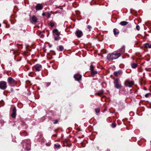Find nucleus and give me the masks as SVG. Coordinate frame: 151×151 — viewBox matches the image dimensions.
I'll use <instances>...</instances> for the list:
<instances>
[{"label":"nucleus","instance_id":"f257e3e1","mask_svg":"<svg viewBox=\"0 0 151 151\" xmlns=\"http://www.w3.org/2000/svg\"><path fill=\"white\" fill-rule=\"evenodd\" d=\"M119 57L120 54L116 53H112L108 54L107 58L108 60H111L117 59Z\"/></svg>","mask_w":151,"mask_h":151},{"label":"nucleus","instance_id":"f03ea898","mask_svg":"<svg viewBox=\"0 0 151 151\" xmlns=\"http://www.w3.org/2000/svg\"><path fill=\"white\" fill-rule=\"evenodd\" d=\"M133 30V28L131 24H128L126 28L124 29L123 31L124 33H130Z\"/></svg>","mask_w":151,"mask_h":151},{"label":"nucleus","instance_id":"7ed1b4c3","mask_svg":"<svg viewBox=\"0 0 151 151\" xmlns=\"http://www.w3.org/2000/svg\"><path fill=\"white\" fill-rule=\"evenodd\" d=\"M114 87L117 89H120L122 86L121 84L119 83V80L118 78L114 79Z\"/></svg>","mask_w":151,"mask_h":151},{"label":"nucleus","instance_id":"20e7f679","mask_svg":"<svg viewBox=\"0 0 151 151\" xmlns=\"http://www.w3.org/2000/svg\"><path fill=\"white\" fill-rule=\"evenodd\" d=\"M7 87V83L4 81H0V88L2 90H5Z\"/></svg>","mask_w":151,"mask_h":151},{"label":"nucleus","instance_id":"39448f33","mask_svg":"<svg viewBox=\"0 0 151 151\" xmlns=\"http://www.w3.org/2000/svg\"><path fill=\"white\" fill-rule=\"evenodd\" d=\"M7 81L9 85L12 84H15L16 82L15 80L11 77H9L7 79Z\"/></svg>","mask_w":151,"mask_h":151},{"label":"nucleus","instance_id":"423d86ee","mask_svg":"<svg viewBox=\"0 0 151 151\" xmlns=\"http://www.w3.org/2000/svg\"><path fill=\"white\" fill-rule=\"evenodd\" d=\"M133 84L134 82L133 81H130L129 80H127L124 83L125 86L130 88L132 87Z\"/></svg>","mask_w":151,"mask_h":151},{"label":"nucleus","instance_id":"0eeeda50","mask_svg":"<svg viewBox=\"0 0 151 151\" xmlns=\"http://www.w3.org/2000/svg\"><path fill=\"white\" fill-rule=\"evenodd\" d=\"M75 34L76 36L78 38L81 37L83 35V32L79 30H77L76 31Z\"/></svg>","mask_w":151,"mask_h":151},{"label":"nucleus","instance_id":"6e6552de","mask_svg":"<svg viewBox=\"0 0 151 151\" xmlns=\"http://www.w3.org/2000/svg\"><path fill=\"white\" fill-rule=\"evenodd\" d=\"M122 73L123 72L122 70H119L117 71H114L113 73V74L116 77H117L122 75Z\"/></svg>","mask_w":151,"mask_h":151},{"label":"nucleus","instance_id":"1a4fd4ad","mask_svg":"<svg viewBox=\"0 0 151 151\" xmlns=\"http://www.w3.org/2000/svg\"><path fill=\"white\" fill-rule=\"evenodd\" d=\"M17 110L15 107H14L13 109L12 113L11 115V116L13 118H15L16 116Z\"/></svg>","mask_w":151,"mask_h":151},{"label":"nucleus","instance_id":"9d476101","mask_svg":"<svg viewBox=\"0 0 151 151\" xmlns=\"http://www.w3.org/2000/svg\"><path fill=\"white\" fill-rule=\"evenodd\" d=\"M30 22L33 24H35L37 22V19L35 16H33L30 18Z\"/></svg>","mask_w":151,"mask_h":151},{"label":"nucleus","instance_id":"9b49d317","mask_svg":"<svg viewBox=\"0 0 151 151\" xmlns=\"http://www.w3.org/2000/svg\"><path fill=\"white\" fill-rule=\"evenodd\" d=\"M81 77L82 76L78 74H75L74 76V78L75 80L78 81L81 80Z\"/></svg>","mask_w":151,"mask_h":151},{"label":"nucleus","instance_id":"f8f14e48","mask_svg":"<svg viewBox=\"0 0 151 151\" xmlns=\"http://www.w3.org/2000/svg\"><path fill=\"white\" fill-rule=\"evenodd\" d=\"M125 50V46H123L120 49L118 50L117 51L119 52L117 53L120 54V56L124 52Z\"/></svg>","mask_w":151,"mask_h":151},{"label":"nucleus","instance_id":"ddd939ff","mask_svg":"<svg viewBox=\"0 0 151 151\" xmlns=\"http://www.w3.org/2000/svg\"><path fill=\"white\" fill-rule=\"evenodd\" d=\"M35 67L36 71H40L42 68V66L40 65L37 64L35 66Z\"/></svg>","mask_w":151,"mask_h":151},{"label":"nucleus","instance_id":"4468645a","mask_svg":"<svg viewBox=\"0 0 151 151\" xmlns=\"http://www.w3.org/2000/svg\"><path fill=\"white\" fill-rule=\"evenodd\" d=\"M35 8L37 10H42L43 7L41 4H38L35 6Z\"/></svg>","mask_w":151,"mask_h":151},{"label":"nucleus","instance_id":"2eb2a0df","mask_svg":"<svg viewBox=\"0 0 151 151\" xmlns=\"http://www.w3.org/2000/svg\"><path fill=\"white\" fill-rule=\"evenodd\" d=\"M52 32L55 33V34L57 36H59L60 35V33L59 32L58 30L55 29L52 31Z\"/></svg>","mask_w":151,"mask_h":151},{"label":"nucleus","instance_id":"dca6fc26","mask_svg":"<svg viewBox=\"0 0 151 151\" xmlns=\"http://www.w3.org/2000/svg\"><path fill=\"white\" fill-rule=\"evenodd\" d=\"M113 32L114 35H118L119 33V31L116 28H114L113 29Z\"/></svg>","mask_w":151,"mask_h":151},{"label":"nucleus","instance_id":"f3484780","mask_svg":"<svg viewBox=\"0 0 151 151\" xmlns=\"http://www.w3.org/2000/svg\"><path fill=\"white\" fill-rule=\"evenodd\" d=\"M144 46L146 48H151V44L149 45V44L148 43H145L144 45Z\"/></svg>","mask_w":151,"mask_h":151},{"label":"nucleus","instance_id":"a211bd4d","mask_svg":"<svg viewBox=\"0 0 151 151\" xmlns=\"http://www.w3.org/2000/svg\"><path fill=\"white\" fill-rule=\"evenodd\" d=\"M128 23V22L124 21H122L119 24L122 26H125L127 25Z\"/></svg>","mask_w":151,"mask_h":151},{"label":"nucleus","instance_id":"6ab92c4d","mask_svg":"<svg viewBox=\"0 0 151 151\" xmlns=\"http://www.w3.org/2000/svg\"><path fill=\"white\" fill-rule=\"evenodd\" d=\"M98 72L97 71H93L91 72V76L92 77H94L95 75L97 74Z\"/></svg>","mask_w":151,"mask_h":151},{"label":"nucleus","instance_id":"aec40b11","mask_svg":"<svg viewBox=\"0 0 151 151\" xmlns=\"http://www.w3.org/2000/svg\"><path fill=\"white\" fill-rule=\"evenodd\" d=\"M137 64L135 63H132L131 64L132 68L134 69L135 68L137 67Z\"/></svg>","mask_w":151,"mask_h":151},{"label":"nucleus","instance_id":"412c9836","mask_svg":"<svg viewBox=\"0 0 151 151\" xmlns=\"http://www.w3.org/2000/svg\"><path fill=\"white\" fill-rule=\"evenodd\" d=\"M30 144L28 142L26 145V150H29L30 149Z\"/></svg>","mask_w":151,"mask_h":151},{"label":"nucleus","instance_id":"4be33fe9","mask_svg":"<svg viewBox=\"0 0 151 151\" xmlns=\"http://www.w3.org/2000/svg\"><path fill=\"white\" fill-rule=\"evenodd\" d=\"M104 91L103 90H102L101 91H99L97 94L98 95L100 96L103 94V93H104Z\"/></svg>","mask_w":151,"mask_h":151},{"label":"nucleus","instance_id":"5701e85b","mask_svg":"<svg viewBox=\"0 0 151 151\" xmlns=\"http://www.w3.org/2000/svg\"><path fill=\"white\" fill-rule=\"evenodd\" d=\"M94 67L92 65H91L90 67V69L91 70V71H92L94 70Z\"/></svg>","mask_w":151,"mask_h":151},{"label":"nucleus","instance_id":"b1692460","mask_svg":"<svg viewBox=\"0 0 151 151\" xmlns=\"http://www.w3.org/2000/svg\"><path fill=\"white\" fill-rule=\"evenodd\" d=\"M59 50L60 51H62L63 49L64 48L63 46L62 45H60L59 46Z\"/></svg>","mask_w":151,"mask_h":151},{"label":"nucleus","instance_id":"393cba45","mask_svg":"<svg viewBox=\"0 0 151 151\" xmlns=\"http://www.w3.org/2000/svg\"><path fill=\"white\" fill-rule=\"evenodd\" d=\"M48 24L49 26H50L51 27H53L55 25L52 22L49 23Z\"/></svg>","mask_w":151,"mask_h":151},{"label":"nucleus","instance_id":"a878e982","mask_svg":"<svg viewBox=\"0 0 151 151\" xmlns=\"http://www.w3.org/2000/svg\"><path fill=\"white\" fill-rule=\"evenodd\" d=\"M60 39V37L59 36H58L57 37H55V41L58 40Z\"/></svg>","mask_w":151,"mask_h":151},{"label":"nucleus","instance_id":"bb28decb","mask_svg":"<svg viewBox=\"0 0 151 151\" xmlns=\"http://www.w3.org/2000/svg\"><path fill=\"white\" fill-rule=\"evenodd\" d=\"M95 111L96 113H98L100 112V109L99 108L95 109Z\"/></svg>","mask_w":151,"mask_h":151},{"label":"nucleus","instance_id":"cd10ccee","mask_svg":"<svg viewBox=\"0 0 151 151\" xmlns=\"http://www.w3.org/2000/svg\"><path fill=\"white\" fill-rule=\"evenodd\" d=\"M54 146L55 147L57 148H60V145H56L55 144Z\"/></svg>","mask_w":151,"mask_h":151},{"label":"nucleus","instance_id":"c85d7f7f","mask_svg":"<svg viewBox=\"0 0 151 151\" xmlns=\"http://www.w3.org/2000/svg\"><path fill=\"white\" fill-rule=\"evenodd\" d=\"M51 15V14L50 13H49V12H48L47 13V15H46L47 17V18H49L50 17Z\"/></svg>","mask_w":151,"mask_h":151},{"label":"nucleus","instance_id":"c756f323","mask_svg":"<svg viewBox=\"0 0 151 151\" xmlns=\"http://www.w3.org/2000/svg\"><path fill=\"white\" fill-rule=\"evenodd\" d=\"M111 126L113 128L115 127L116 126V124L115 123H114L112 124Z\"/></svg>","mask_w":151,"mask_h":151},{"label":"nucleus","instance_id":"7c9ffc66","mask_svg":"<svg viewBox=\"0 0 151 151\" xmlns=\"http://www.w3.org/2000/svg\"><path fill=\"white\" fill-rule=\"evenodd\" d=\"M150 95H151V94L150 93H147L145 95V96L146 98H147L149 97V96Z\"/></svg>","mask_w":151,"mask_h":151},{"label":"nucleus","instance_id":"2f4dec72","mask_svg":"<svg viewBox=\"0 0 151 151\" xmlns=\"http://www.w3.org/2000/svg\"><path fill=\"white\" fill-rule=\"evenodd\" d=\"M136 29L137 30L139 31L140 29L139 26L138 25H137L136 26Z\"/></svg>","mask_w":151,"mask_h":151},{"label":"nucleus","instance_id":"473e14b6","mask_svg":"<svg viewBox=\"0 0 151 151\" xmlns=\"http://www.w3.org/2000/svg\"><path fill=\"white\" fill-rule=\"evenodd\" d=\"M54 121V122H53V124H57L58 123V121L57 119H56V120H55Z\"/></svg>","mask_w":151,"mask_h":151},{"label":"nucleus","instance_id":"72a5a7b5","mask_svg":"<svg viewBox=\"0 0 151 151\" xmlns=\"http://www.w3.org/2000/svg\"><path fill=\"white\" fill-rule=\"evenodd\" d=\"M50 84H51V83L50 82L47 83L46 84V86H47L48 87L49 86Z\"/></svg>","mask_w":151,"mask_h":151},{"label":"nucleus","instance_id":"f704fd0d","mask_svg":"<svg viewBox=\"0 0 151 151\" xmlns=\"http://www.w3.org/2000/svg\"><path fill=\"white\" fill-rule=\"evenodd\" d=\"M87 28L88 29H90L91 28V26L90 25H88V27H87Z\"/></svg>","mask_w":151,"mask_h":151},{"label":"nucleus","instance_id":"c9c22d12","mask_svg":"<svg viewBox=\"0 0 151 151\" xmlns=\"http://www.w3.org/2000/svg\"><path fill=\"white\" fill-rule=\"evenodd\" d=\"M116 69V67L114 66L112 68V69L113 70H115Z\"/></svg>","mask_w":151,"mask_h":151},{"label":"nucleus","instance_id":"e433bc0d","mask_svg":"<svg viewBox=\"0 0 151 151\" xmlns=\"http://www.w3.org/2000/svg\"><path fill=\"white\" fill-rule=\"evenodd\" d=\"M45 13H42V15L43 16H45Z\"/></svg>","mask_w":151,"mask_h":151},{"label":"nucleus","instance_id":"4c0bfd02","mask_svg":"<svg viewBox=\"0 0 151 151\" xmlns=\"http://www.w3.org/2000/svg\"><path fill=\"white\" fill-rule=\"evenodd\" d=\"M11 91L12 92L13 91V89L12 88H11Z\"/></svg>","mask_w":151,"mask_h":151},{"label":"nucleus","instance_id":"58836bf2","mask_svg":"<svg viewBox=\"0 0 151 151\" xmlns=\"http://www.w3.org/2000/svg\"><path fill=\"white\" fill-rule=\"evenodd\" d=\"M1 26V24L0 23V27Z\"/></svg>","mask_w":151,"mask_h":151},{"label":"nucleus","instance_id":"ea45409f","mask_svg":"<svg viewBox=\"0 0 151 151\" xmlns=\"http://www.w3.org/2000/svg\"><path fill=\"white\" fill-rule=\"evenodd\" d=\"M27 141H28V140H27ZM28 141H29V140H28Z\"/></svg>","mask_w":151,"mask_h":151},{"label":"nucleus","instance_id":"a19ab883","mask_svg":"<svg viewBox=\"0 0 151 151\" xmlns=\"http://www.w3.org/2000/svg\"><path fill=\"white\" fill-rule=\"evenodd\" d=\"M150 143H151V141H150Z\"/></svg>","mask_w":151,"mask_h":151}]
</instances>
